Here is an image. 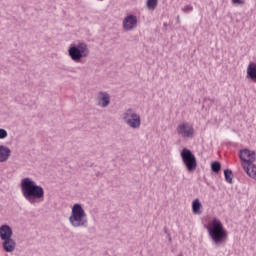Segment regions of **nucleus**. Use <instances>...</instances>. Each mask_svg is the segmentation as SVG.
Returning a JSON list of instances; mask_svg holds the SVG:
<instances>
[{"label": "nucleus", "instance_id": "9", "mask_svg": "<svg viewBox=\"0 0 256 256\" xmlns=\"http://www.w3.org/2000/svg\"><path fill=\"white\" fill-rule=\"evenodd\" d=\"M124 31H133L137 27V16L129 14L122 22Z\"/></svg>", "mask_w": 256, "mask_h": 256}, {"label": "nucleus", "instance_id": "10", "mask_svg": "<svg viewBox=\"0 0 256 256\" xmlns=\"http://www.w3.org/2000/svg\"><path fill=\"white\" fill-rule=\"evenodd\" d=\"M97 102L98 107L105 109L111 104V96L107 92L100 91L97 96Z\"/></svg>", "mask_w": 256, "mask_h": 256}, {"label": "nucleus", "instance_id": "4", "mask_svg": "<svg viewBox=\"0 0 256 256\" xmlns=\"http://www.w3.org/2000/svg\"><path fill=\"white\" fill-rule=\"evenodd\" d=\"M69 223L74 228L87 227V224L89 223L87 220V213H85V209H83L81 204L76 203L73 205Z\"/></svg>", "mask_w": 256, "mask_h": 256}, {"label": "nucleus", "instance_id": "7", "mask_svg": "<svg viewBox=\"0 0 256 256\" xmlns=\"http://www.w3.org/2000/svg\"><path fill=\"white\" fill-rule=\"evenodd\" d=\"M123 121L132 129H139V127H141V116L135 113L131 108L124 112Z\"/></svg>", "mask_w": 256, "mask_h": 256}, {"label": "nucleus", "instance_id": "19", "mask_svg": "<svg viewBox=\"0 0 256 256\" xmlns=\"http://www.w3.org/2000/svg\"><path fill=\"white\" fill-rule=\"evenodd\" d=\"M7 135V130L0 128V139H6Z\"/></svg>", "mask_w": 256, "mask_h": 256}, {"label": "nucleus", "instance_id": "8", "mask_svg": "<svg viewBox=\"0 0 256 256\" xmlns=\"http://www.w3.org/2000/svg\"><path fill=\"white\" fill-rule=\"evenodd\" d=\"M176 131L183 139H193L195 137V129L187 122L179 124Z\"/></svg>", "mask_w": 256, "mask_h": 256}, {"label": "nucleus", "instance_id": "2", "mask_svg": "<svg viewBox=\"0 0 256 256\" xmlns=\"http://www.w3.org/2000/svg\"><path fill=\"white\" fill-rule=\"evenodd\" d=\"M208 235L213 241L214 245H223L227 242V230L223 226L221 220L213 218L207 227Z\"/></svg>", "mask_w": 256, "mask_h": 256}, {"label": "nucleus", "instance_id": "14", "mask_svg": "<svg viewBox=\"0 0 256 256\" xmlns=\"http://www.w3.org/2000/svg\"><path fill=\"white\" fill-rule=\"evenodd\" d=\"M247 79H251L254 83H256V64L250 63L247 68Z\"/></svg>", "mask_w": 256, "mask_h": 256}, {"label": "nucleus", "instance_id": "25", "mask_svg": "<svg viewBox=\"0 0 256 256\" xmlns=\"http://www.w3.org/2000/svg\"><path fill=\"white\" fill-rule=\"evenodd\" d=\"M179 21H180V20H179V16H177V23H179Z\"/></svg>", "mask_w": 256, "mask_h": 256}, {"label": "nucleus", "instance_id": "5", "mask_svg": "<svg viewBox=\"0 0 256 256\" xmlns=\"http://www.w3.org/2000/svg\"><path fill=\"white\" fill-rule=\"evenodd\" d=\"M68 55L74 63H81L85 57H89V47L84 42L71 44L68 48Z\"/></svg>", "mask_w": 256, "mask_h": 256}, {"label": "nucleus", "instance_id": "18", "mask_svg": "<svg viewBox=\"0 0 256 256\" xmlns=\"http://www.w3.org/2000/svg\"><path fill=\"white\" fill-rule=\"evenodd\" d=\"M211 171L213 173H216V175H218V173H221V162L219 161H214L211 163Z\"/></svg>", "mask_w": 256, "mask_h": 256}, {"label": "nucleus", "instance_id": "26", "mask_svg": "<svg viewBox=\"0 0 256 256\" xmlns=\"http://www.w3.org/2000/svg\"><path fill=\"white\" fill-rule=\"evenodd\" d=\"M164 27H167V23H164Z\"/></svg>", "mask_w": 256, "mask_h": 256}, {"label": "nucleus", "instance_id": "23", "mask_svg": "<svg viewBox=\"0 0 256 256\" xmlns=\"http://www.w3.org/2000/svg\"><path fill=\"white\" fill-rule=\"evenodd\" d=\"M99 175H101V172L96 173V177H99Z\"/></svg>", "mask_w": 256, "mask_h": 256}, {"label": "nucleus", "instance_id": "6", "mask_svg": "<svg viewBox=\"0 0 256 256\" xmlns=\"http://www.w3.org/2000/svg\"><path fill=\"white\" fill-rule=\"evenodd\" d=\"M182 163L185 165L189 173H193L197 169V158L190 149L184 148L180 153Z\"/></svg>", "mask_w": 256, "mask_h": 256}, {"label": "nucleus", "instance_id": "3", "mask_svg": "<svg viewBox=\"0 0 256 256\" xmlns=\"http://www.w3.org/2000/svg\"><path fill=\"white\" fill-rule=\"evenodd\" d=\"M239 157L242 160V167L251 179L256 181V161L255 151L249 150L248 148L242 149L239 152Z\"/></svg>", "mask_w": 256, "mask_h": 256}, {"label": "nucleus", "instance_id": "1", "mask_svg": "<svg viewBox=\"0 0 256 256\" xmlns=\"http://www.w3.org/2000/svg\"><path fill=\"white\" fill-rule=\"evenodd\" d=\"M20 189L24 199L32 205L36 203L37 199L43 200L45 197V190L31 178L22 179Z\"/></svg>", "mask_w": 256, "mask_h": 256}, {"label": "nucleus", "instance_id": "17", "mask_svg": "<svg viewBox=\"0 0 256 256\" xmlns=\"http://www.w3.org/2000/svg\"><path fill=\"white\" fill-rule=\"evenodd\" d=\"M146 5L149 11H155L157 9V5H159V0H147Z\"/></svg>", "mask_w": 256, "mask_h": 256}, {"label": "nucleus", "instance_id": "11", "mask_svg": "<svg viewBox=\"0 0 256 256\" xmlns=\"http://www.w3.org/2000/svg\"><path fill=\"white\" fill-rule=\"evenodd\" d=\"M16 247L17 242H15L13 238H6L2 240V249L5 251V253H13Z\"/></svg>", "mask_w": 256, "mask_h": 256}, {"label": "nucleus", "instance_id": "13", "mask_svg": "<svg viewBox=\"0 0 256 256\" xmlns=\"http://www.w3.org/2000/svg\"><path fill=\"white\" fill-rule=\"evenodd\" d=\"M11 157V148L5 145H0V163H5Z\"/></svg>", "mask_w": 256, "mask_h": 256}, {"label": "nucleus", "instance_id": "15", "mask_svg": "<svg viewBox=\"0 0 256 256\" xmlns=\"http://www.w3.org/2000/svg\"><path fill=\"white\" fill-rule=\"evenodd\" d=\"M201 207H203V205L201 204V201H199L198 198L193 200L192 211H193L194 215H201V213H202Z\"/></svg>", "mask_w": 256, "mask_h": 256}, {"label": "nucleus", "instance_id": "22", "mask_svg": "<svg viewBox=\"0 0 256 256\" xmlns=\"http://www.w3.org/2000/svg\"><path fill=\"white\" fill-rule=\"evenodd\" d=\"M164 233H165L166 235H169V230L167 229V227H164Z\"/></svg>", "mask_w": 256, "mask_h": 256}, {"label": "nucleus", "instance_id": "16", "mask_svg": "<svg viewBox=\"0 0 256 256\" xmlns=\"http://www.w3.org/2000/svg\"><path fill=\"white\" fill-rule=\"evenodd\" d=\"M224 177L226 183L233 184V171L231 169H225L224 170Z\"/></svg>", "mask_w": 256, "mask_h": 256}, {"label": "nucleus", "instance_id": "24", "mask_svg": "<svg viewBox=\"0 0 256 256\" xmlns=\"http://www.w3.org/2000/svg\"><path fill=\"white\" fill-rule=\"evenodd\" d=\"M167 236H168L169 241H171V234H168Z\"/></svg>", "mask_w": 256, "mask_h": 256}, {"label": "nucleus", "instance_id": "12", "mask_svg": "<svg viewBox=\"0 0 256 256\" xmlns=\"http://www.w3.org/2000/svg\"><path fill=\"white\" fill-rule=\"evenodd\" d=\"M13 237V229L8 224H3L0 226V239L1 241L5 239H11Z\"/></svg>", "mask_w": 256, "mask_h": 256}, {"label": "nucleus", "instance_id": "20", "mask_svg": "<svg viewBox=\"0 0 256 256\" xmlns=\"http://www.w3.org/2000/svg\"><path fill=\"white\" fill-rule=\"evenodd\" d=\"M183 13H189L191 11H193V6L191 5H186L183 9H182Z\"/></svg>", "mask_w": 256, "mask_h": 256}, {"label": "nucleus", "instance_id": "21", "mask_svg": "<svg viewBox=\"0 0 256 256\" xmlns=\"http://www.w3.org/2000/svg\"><path fill=\"white\" fill-rule=\"evenodd\" d=\"M234 5H245V0H232Z\"/></svg>", "mask_w": 256, "mask_h": 256}]
</instances>
